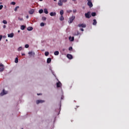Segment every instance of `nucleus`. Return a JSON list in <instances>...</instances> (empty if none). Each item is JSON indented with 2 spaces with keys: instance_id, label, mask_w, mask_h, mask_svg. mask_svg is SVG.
<instances>
[{
  "instance_id": "bb28decb",
  "label": "nucleus",
  "mask_w": 129,
  "mask_h": 129,
  "mask_svg": "<svg viewBox=\"0 0 129 129\" xmlns=\"http://www.w3.org/2000/svg\"><path fill=\"white\" fill-rule=\"evenodd\" d=\"M3 24H4L5 25H7V24H8V21H7V20H3Z\"/></svg>"
},
{
  "instance_id": "f8f14e48",
  "label": "nucleus",
  "mask_w": 129,
  "mask_h": 129,
  "mask_svg": "<svg viewBox=\"0 0 129 129\" xmlns=\"http://www.w3.org/2000/svg\"><path fill=\"white\" fill-rule=\"evenodd\" d=\"M56 12H51L50 13V16L51 17H55V16H56Z\"/></svg>"
},
{
  "instance_id": "f257e3e1",
  "label": "nucleus",
  "mask_w": 129,
  "mask_h": 129,
  "mask_svg": "<svg viewBox=\"0 0 129 129\" xmlns=\"http://www.w3.org/2000/svg\"><path fill=\"white\" fill-rule=\"evenodd\" d=\"M74 20H75V16L73 15L72 17L70 18L69 21H68L69 23L72 24Z\"/></svg>"
},
{
  "instance_id": "c756f323",
  "label": "nucleus",
  "mask_w": 129,
  "mask_h": 129,
  "mask_svg": "<svg viewBox=\"0 0 129 129\" xmlns=\"http://www.w3.org/2000/svg\"><path fill=\"white\" fill-rule=\"evenodd\" d=\"M60 21H63L64 20V17L63 16H61L59 19Z\"/></svg>"
},
{
  "instance_id": "3c124183",
  "label": "nucleus",
  "mask_w": 129,
  "mask_h": 129,
  "mask_svg": "<svg viewBox=\"0 0 129 129\" xmlns=\"http://www.w3.org/2000/svg\"><path fill=\"white\" fill-rule=\"evenodd\" d=\"M65 50H66L65 48H63V49H62L63 52H64V51H65Z\"/></svg>"
},
{
  "instance_id": "393cba45",
  "label": "nucleus",
  "mask_w": 129,
  "mask_h": 129,
  "mask_svg": "<svg viewBox=\"0 0 129 129\" xmlns=\"http://www.w3.org/2000/svg\"><path fill=\"white\" fill-rule=\"evenodd\" d=\"M43 12H44V10H43V9H40L39 10V14H43Z\"/></svg>"
},
{
  "instance_id": "6ab92c4d",
  "label": "nucleus",
  "mask_w": 129,
  "mask_h": 129,
  "mask_svg": "<svg viewBox=\"0 0 129 129\" xmlns=\"http://www.w3.org/2000/svg\"><path fill=\"white\" fill-rule=\"evenodd\" d=\"M22 50H23V47L22 46L19 47L17 49L18 52H20V51H22Z\"/></svg>"
},
{
  "instance_id": "6e6552de",
  "label": "nucleus",
  "mask_w": 129,
  "mask_h": 129,
  "mask_svg": "<svg viewBox=\"0 0 129 129\" xmlns=\"http://www.w3.org/2000/svg\"><path fill=\"white\" fill-rule=\"evenodd\" d=\"M67 58L69 59L70 60H71L72 59H73V56L70 54H68L67 55Z\"/></svg>"
},
{
  "instance_id": "7ed1b4c3",
  "label": "nucleus",
  "mask_w": 129,
  "mask_h": 129,
  "mask_svg": "<svg viewBox=\"0 0 129 129\" xmlns=\"http://www.w3.org/2000/svg\"><path fill=\"white\" fill-rule=\"evenodd\" d=\"M91 1L92 0H87V5L89 7V8H92V7H93V4H92Z\"/></svg>"
},
{
  "instance_id": "4be33fe9",
  "label": "nucleus",
  "mask_w": 129,
  "mask_h": 129,
  "mask_svg": "<svg viewBox=\"0 0 129 129\" xmlns=\"http://www.w3.org/2000/svg\"><path fill=\"white\" fill-rule=\"evenodd\" d=\"M5 70V67H3L2 68H0V72H3Z\"/></svg>"
},
{
  "instance_id": "4d7b16f0",
  "label": "nucleus",
  "mask_w": 129,
  "mask_h": 129,
  "mask_svg": "<svg viewBox=\"0 0 129 129\" xmlns=\"http://www.w3.org/2000/svg\"><path fill=\"white\" fill-rule=\"evenodd\" d=\"M6 42H8V39H6Z\"/></svg>"
},
{
  "instance_id": "8fccbe9b",
  "label": "nucleus",
  "mask_w": 129,
  "mask_h": 129,
  "mask_svg": "<svg viewBox=\"0 0 129 129\" xmlns=\"http://www.w3.org/2000/svg\"><path fill=\"white\" fill-rule=\"evenodd\" d=\"M26 19H29V16L27 15V16H26Z\"/></svg>"
},
{
  "instance_id": "79ce46f5",
  "label": "nucleus",
  "mask_w": 129,
  "mask_h": 129,
  "mask_svg": "<svg viewBox=\"0 0 129 129\" xmlns=\"http://www.w3.org/2000/svg\"><path fill=\"white\" fill-rule=\"evenodd\" d=\"M73 13H76V12H77V10H76V9H74L73 11Z\"/></svg>"
},
{
  "instance_id": "49530a36",
  "label": "nucleus",
  "mask_w": 129,
  "mask_h": 129,
  "mask_svg": "<svg viewBox=\"0 0 129 129\" xmlns=\"http://www.w3.org/2000/svg\"><path fill=\"white\" fill-rule=\"evenodd\" d=\"M61 99H64V96L63 95L61 96Z\"/></svg>"
},
{
  "instance_id": "c9c22d12",
  "label": "nucleus",
  "mask_w": 129,
  "mask_h": 129,
  "mask_svg": "<svg viewBox=\"0 0 129 129\" xmlns=\"http://www.w3.org/2000/svg\"><path fill=\"white\" fill-rule=\"evenodd\" d=\"M69 51H72V50H73V48H72V47H70L69 48Z\"/></svg>"
},
{
  "instance_id": "ddd939ff",
  "label": "nucleus",
  "mask_w": 129,
  "mask_h": 129,
  "mask_svg": "<svg viewBox=\"0 0 129 129\" xmlns=\"http://www.w3.org/2000/svg\"><path fill=\"white\" fill-rule=\"evenodd\" d=\"M61 86L62 84L60 82H58V83H56V87H61Z\"/></svg>"
},
{
  "instance_id": "13d9d810",
  "label": "nucleus",
  "mask_w": 129,
  "mask_h": 129,
  "mask_svg": "<svg viewBox=\"0 0 129 129\" xmlns=\"http://www.w3.org/2000/svg\"><path fill=\"white\" fill-rule=\"evenodd\" d=\"M37 95H40V94H37Z\"/></svg>"
},
{
  "instance_id": "a211bd4d",
  "label": "nucleus",
  "mask_w": 129,
  "mask_h": 129,
  "mask_svg": "<svg viewBox=\"0 0 129 129\" xmlns=\"http://www.w3.org/2000/svg\"><path fill=\"white\" fill-rule=\"evenodd\" d=\"M54 54L55 56H58V55H59V51H55L54 52Z\"/></svg>"
},
{
  "instance_id": "72a5a7b5",
  "label": "nucleus",
  "mask_w": 129,
  "mask_h": 129,
  "mask_svg": "<svg viewBox=\"0 0 129 129\" xmlns=\"http://www.w3.org/2000/svg\"><path fill=\"white\" fill-rule=\"evenodd\" d=\"M41 27H44L45 26V24L44 23H40Z\"/></svg>"
},
{
  "instance_id": "37998d69",
  "label": "nucleus",
  "mask_w": 129,
  "mask_h": 129,
  "mask_svg": "<svg viewBox=\"0 0 129 129\" xmlns=\"http://www.w3.org/2000/svg\"><path fill=\"white\" fill-rule=\"evenodd\" d=\"M2 39H3V35H0V41H2Z\"/></svg>"
},
{
  "instance_id": "5701e85b",
  "label": "nucleus",
  "mask_w": 129,
  "mask_h": 129,
  "mask_svg": "<svg viewBox=\"0 0 129 129\" xmlns=\"http://www.w3.org/2000/svg\"><path fill=\"white\" fill-rule=\"evenodd\" d=\"M91 16H92V17H95V16H96V13H95V12L92 13Z\"/></svg>"
},
{
  "instance_id": "4468645a",
  "label": "nucleus",
  "mask_w": 129,
  "mask_h": 129,
  "mask_svg": "<svg viewBox=\"0 0 129 129\" xmlns=\"http://www.w3.org/2000/svg\"><path fill=\"white\" fill-rule=\"evenodd\" d=\"M69 40H70V41H71V42H73V41H74V37H71V36H70L69 37Z\"/></svg>"
},
{
  "instance_id": "f3484780",
  "label": "nucleus",
  "mask_w": 129,
  "mask_h": 129,
  "mask_svg": "<svg viewBox=\"0 0 129 129\" xmlns=\"http://www.w3.org/2000/svg\"><path fill=\"white\" fill-rule=\"evenodd\" d=\"M44 13L46 14V15H47V14H48V10L47 9L45 8L44 9Z\"/></svg>"
},
{
  "instance_id": "a878e982",
  "label": "nucleus",
  "mask_w": 129,
  "mask_h": 129,
  "mask_svg": "<svg viewBox=\"0 0 129 129\" xmlns=\"http://www.w3.org/2000/svg\"><path fill=\"white\" fill-rule=\"evenodd\" d=\"M78 35H80V33L79 32L77 31V32L75 33L74 35L75 36H78Z\"/></svg>"
},
{
  "instance_id": "603ef678",
  "label": "nucleus",
  "mask_w": 129,
  "mask_h": 129,
  "mask_svg": "<svg viewBox=\"0 0 129 129\" xmlns=\"http://www.w3.org/2000/svg\"><path fill=\"white\" fill-rule=\"evenodd\" d=\"M39 2H43V0H39Z\"/></svg>"
},
{
  "instance_id": "20e7f679",
  "label": "nucleus",
  "mask_w": 129,
  "mask_h": 129,
  "mask_svg": "<svg viewBox=\"0 0 129 129\" xmlns=\"http://www.w3.org/2000/svg\"><path fill=\"white\" fill-rule=\"evenodd\" d=\"M6 94H8V91L5 90V89H4L2 91V92H1V93L0 94V95L1 96H4V95H6Z\"/></svg>"
},
{
  "instance_id": "9b49d317",
  "label": "nucleus",
  "mask_w": 129,
  "mask_h": 129,
  "mask_svg": "<svg viewBox=\"0 0 129 129\" xmlns=\"http://www.w3.org/2000/svg\"><path fill=\"white\" fill-rule=\"evenodd\" d=\"M34 13H35V10L34 9H31V10H30L29 11V14L30 15H33V14H34Z\"/></svg>"
},
{
  "instance_id": "de8ad7c7",
  "label": "nucleus",
  "mask_w": 129,
  "mask_h": 129,
  "mask_svg": "<svg viewBox=\"0 0 129 129\" xmlns=\"http://www.w3.org/2000/svg\"><path fill=\"white\" fill-rule=\"evenodd\" d=\"M80 30L82 31V32H83V31H84V29H83V28H81Z\"/></svg>"
},
{
  "instance_id": "423d86ee",
  "label": "nucleus",
  "mask_w": 129,
  "mask_h": 129,
  "mask_svg": "<svg viewBox=\"0 0 129 129\" xmlns=\"http://www.w3.org/2000/svg\"><path fill=\"white\" fill-rule=\"evenodd\" d=\"M36 104H39V103H44L45 102L44 100H37L36 101Z\"/></svg>"
},
{
  "instance_id": "58836bf2",
  "label": "nucleus",
  "mask_w": 129,
  "mask_h": 129,
  "mask_svg": "<svg viewBox=\"0 0 129 129\" xmlns=\"http://www.w3.org/2000/svg\"><path fill=\"white\" fill-rule=\"evenodd\" d=\"M25 47L26 48H29V44H26L25 45Z\"/></svg>"
},
{
  "instance_id": "e433bc0d",
  "label": "nucleus",
  "mask_w": 129,
  "mask_h": 129,
  "mask_svg": "<svg viewBox=\"0 0 129 129\" xmlns=\"http://www.w3.org/2000/svg\"><path fill=\"white\" fill-rule=\"evenodd\" d=\"M67 13H72V10H68L67 11Z\"/></svg>"
},
{
  "instance_id": "c03bdc74",
  "label": "nucleus",
  "mask_w": 129,
  "mask_h": 129,
  "mask_svg": "<svg viewBox=\"0 0 129 129\" xmlns=\"http://www.w3.org/2000/svg\"><path fill=\"white\" fill-rule=\"evenodd\" d=\"M6 28H7L6 25H3V29H6Z\"/></svg>"
},
{
  "instance_id": "6e6d98bb",
  "label": "nucleus",
  "mask_w": 129,
  "mask_h": 129,
  "mask_svg": "<svg viewBox=\"0 0 129 129\" xmlns=\"http://www.w3.org/2000/svg\"><path fill=\"white\" fill-rule=\"evenodd\" d=\"M54 2H57V0H53Z\"/></svg>"
},
{
  "instance_id": "2f4dec72",
  "label": "nucleus",
  "mask_w": 129,
  "mask_h": 129,
  "mask_svg": "<svg viewBox=\"0 0 129 129\" xmlns=\"http://www.w3.org/2000/svg\"><path fill=\"white\" fill-rule=\"evenodd\" d=\"M45 56H49V52H48V51L45 52Z\"/></svg>"
},
{
  "instance_id": "864d4df0",
  "label": "nucleus",
  "mask_w": 129,
  "mask_h": 129,
  "mask_svg": "<svg viewBox=\"0 0 129 129\" xmlns=\"http://www.w3.org/2000/svg\"><path fill=\"white\" fill-rule=\"evenodd\" d=\"M73 2H76V0H72Z\"/></svg>"
},
{
  "instance_id": "cd10ccee",
  "label": "nucleus",
  "mask_w": 129,
  "mask_h": 129,
  "mask_svg": "<svg viewBox=\"0 0 129 129\" xmlns=\"http://www.w3.org/2000/svg\"><path fill=\"white\" fill-rule=\"evenodd\" d=\"M15 62V63H18L19 62V58H18V57H16Z\"/></svg>"
},
{
  "instance_id": "ea45409f",
  "label": "nucleus",
  "mask_w": 129,
  "mask_h": 129,
  "mask_svg": "<svg viewBox=\"0 0 129 129\" xmlns=\"http://www.w3.org/2000/svg\"><path fill=\"white\" fill-rule=\"evenodd\" d=\"M18 20H19V21H24V19L23 18H18Z\"/></svg>"
},
{
  "instance_id": "a19ab883",
  "label": "nucleus",
  "mask_w": 129,
  "mask_h": 129,
  "mask_svg": "<svg viewBox=\"0 0 129 129\" xmlns=\"http://www.w3.org/2000/svg\"><path fill=\"white\" fill-rule=\"evenodd\" d=\"M61 2L62 3H66L67 2V0H61Z\"/></svg>"
},
{
  "instance_id": "412c9836",
  "label": "nucleus",
  "mask_w": 129,
  "mask_h": 129,
  "mask_svg": "<svg viewBox=\"0 0 129 129\" xmlns=\"http://www.w3.org/2000/svg\"><path fill=\"white\" fill-rule=\"evenodd\" d=\"M26 29V26L25 25H22L21 26V30H25Z\"/></svg>"
},
{
  "instance_id": "c85d7f7f",
  "label": "nucleus",
  "mask_w": 129,
  "mask_h": 129,
  "mask_svg": "<svg viewBox=\"0 0 129 129\" xmlns=\"http://www.w3.org/2000/svg\"><path fill=\"white\" fill-rule=\"evenodd\" d=\"M19 8H20L19 6L16 7L14 9L15 12H17V11H18V9H19Z\"/></svg>"
},
{
  "instance_id": "473e14b6",
  "label": "nucleus",
  "mask_w": 129,
  "mask_h": 129,
  "mask_svg": "<svg viewBox=\"0 0 129 129\" xmlns=\"http://www.w3.org/2000/svg\"><path fill=\"white\" fill-rule=\"evenodd\" d=\"M93 24H97V22L96 21V19L93 20Z\"/></svg>"
},
{
  "instance_id": "aec40b11",
  "label": "nucleus",
  "mask_w": 129,
  "mask_h": 129,
  "mask_svg": "<svg viewBox=\"0 0 129 129\" xmlns=\"http://www.w3.org/2000/svg\"><path fill=\"white\" fill-rule=\"evenodd\" d=\"M33 28L32 27H28L27 28V31H32Z\"/></svg>"
},
{
  "instance_id": "7c9ffc66",
  "label": "nucleus",
  "mask_w": 129,
  "mask_h": 129,
  "mask_svg": "<svg viewBox=\"0 0 129 129\" xmlns=\"http://www.w3.org/2000/svg\"><path fill=\"white\" fill-rule=\"evenodd\" d=\"M42 21H46V20H47V18L45 17H42Z\"/></svg>"
},
{
  "instance_id": "a18cd8bd",
  "label": "nucleus",
  "mask_w": 129,
  "mask_h": 129,
  "mask_svg": "<svg viewBox=\"0 0 129 129\" xmlns=\"http://www.w3.org/2000/svg\"><path fill=\"white\" fill-rule=\"evenodd\" d=\"M0 67H4V64L1 63V64H0Z\"/></svg>"
},
{
  "instance_id": "052dcab7",
  "label": "nucleus",
  "mask_w": 129,
  "mask_h": 129,
  "mask_svg": "<svg viewBox=\"0 0 129 129\" xmlns=\"http://www.w3.org/2000/svg\"><path fill=\"white\" fill-rule=\"evenodd\" d=\"M61 92H63V91H62V90H61Z\"/></svg>"
},
{
  "instance_id": "b1692460",
  "label": "nucleus",
  "mask_w": 129,
  "mask_h": 129,
  "mask_svg": "<svg viewBox=\"0 0 129 129\" xmlns=\"http://www.w3.org/2000/svg\"><path fill=\"white\" fill-rule=\"evenodd\" d=\"M63 14H64V11H63V10H60V15L61 16H63Z\"/></svg>"
},
{
  "instance_id": "680f3d73",
  "label": "nucleus",
  "mask_w": 129,
  "mask_h": 129,
  "mask_svg": "<svg viewBox=\"0 0 129 129\" xmlns=\"http://www.w3.org/2000/svg\"><path fill=\"white\" fill-rule=\"evenodd\" d=\"M22 129H23V128Z\"/></svg>"
},
{
  "instance_id": "5fc2aeb1",
  "label": "nucleus",
  "mask_w": 129,
  "mask_h": 129,
  "mask_svg": "<svg viewBox=\"0 0 129 129\" xmlns=\"http://www.w3.org/2000/svg\"><path fill=\"white\" fill-rule=\"evenodd\" d=\"M20 30H18V33H20Z\"/></svg>"
},
{
  "instance_id": "9d476101",
  "label": "nucleus",
  "mask_w": 129,
  "mask_h": 129,
  "mask_svg": "<svg viewBox=\"0 0 129 129\" xmlns=\"http://www.w3.org/2000/svg\"><path fill=\"white\" fill-rule=\"evenodd\" d=\"M8 38H14V33L8 34Z\"/></svg>"
},
{
  "instance_id": "09e8293b",
  "label": "nucleus",
  "mask_w": 129,
  "mask_h": 129,
  "mask_svg": "<svg viewBox=\"0 0 129 129\" xmlns=\"http://www.w3.org/2000/svg\"><path fill=\"white\" fill-rule=\"evenodd\" d=\"M25 53H22V56H25Z\"/></svg>"
},
{
  "instance_id": "4c0bfd02",
  "label": "nucleus",
  "mask_w": 129,
  "mask_h": 129,
  "mask_svg": "<svg viewBox=\"0 0 129 129\" xmlns=\"http://www.w3.org/2000/svg\"><path fill=\"white\" fill-rule=\"evenodd\" d=\"M4 8V6L0 5V10H3V8Z\"/></svg>"
},
{
  "instance_id": "dca6fc26",
  "label": "nucleus",
  "mask_w": 129,
  "mask_h": 129,
  "mask_svg": "<svg viewBox=\"0 0 129 129\" xmlns=\"http://www.w3.org/2000/svg\"><path fill=\"white\" fill-rule=\"evenodd\" d=\"M49 70H50V71H51L52 74H53V75H54V76L55 77H56V75H55V73H54V72L52 70V68H50Z\"/></svg>"
},
{
  "instance_id": "2eb2a0df",
  "label": "nucleus",
  "mask_w": 129,
  "mask_h": 129,
  "mask_svg": "<svg viewBox=\"0 0 129 129\" xmlns=\"http://www.w3.org/2000/svg\"><path fill=\"white\" fill-rule=\"evenodd\" d=\"M51 60H52V59H51V58H48L47 59V63L48 64H49V63H51Z\"/></svg>"
},
{
  "instance_id": "0eeeda50",
  "label": "nucleus",
  "mask_w": 129,
  "mask_h": 129,
  "mask_svg": "<svg viewBox=\"0 0 129 129\" xmlns=\"http://www.w3.org/2000/svg\"><path fill=\"white\" fill-rule=\"evenodd\" d=\"M78 27H79V28H85L86 27V25L85 24H79Z\"/></svg>"
},
{
  "instance_id": "bf43d9fd",
  "label": "nucleus",
  "mask_w": 129,
  "mask_h": 129,
  "mask_svg": "<svg viewBox=\"0 0 129 129\" xmlns=\"http://www.w3.org/2000/svg\"><path fill=\"white\" fill-rule=\"evenodd\" d=\"M60 110H61V109H59V111H60Z\"/></svg>"
},
{
  "instance_id": "39448f33",
  "label": "nucleus",
  "mask_w": 129,
  "mask_h": 129,
  "mask_svg": "<svg viewBox=\"0 0 129 129\" xmlns=\"http://www.w3.org/2000/svg\"><path fill=\"white\" fill-rule=\"evenodd\" d=\"M28 54L30 55V56L31 57V56H32L33 57H35V52L33 51H31L28 52Z\"/></svg>"
},
{
  "instance_id": "f704fd0d",
  "label": "nucleus",
  "mask_w": 129,
  "mask_h": 129,
  "mask_svg": "<svg viewBox=\"0 0 129 129\" xmlns=\"http://www.w3.org/2000/svg\"><path fill=\"white\" fill-rule=\"evenodd\" d=\"M10 4L11 5H13V6H15V5H16V2H12Z\"/></svg>"
},
{
  "instance_id": "f03ea898",
  "label": "nucleus",
  "mask_w": 129,
  "mask_h": 129,
  "mask_svg": "<svg viewBox=\"0 0 129 129\" xmlns=\"http://www.w3.org/2000/svg\"><path fill=\"white\" fill-rule=\"evenodd\" d=\"M85 16L87 19H90L91 18V14H90V12H88L87 13H85Z\"/></svg>"
},
{
  "instance_id": "1a4fd4ad",
  "label": "nucleus",
  "mask_w": 129,
  "mask_h": 129,
  "mask_svg": "<svg viewBox=\"0 0 129 129\" xmlns=\"http://www.w3.org/2000/svg\"><path fill=\"white\" fill-rule=\"evenodd\" d=\"M58 5L59 7L63 6V2H62V0H59Z\"/></svg>"
}]
</instances>
